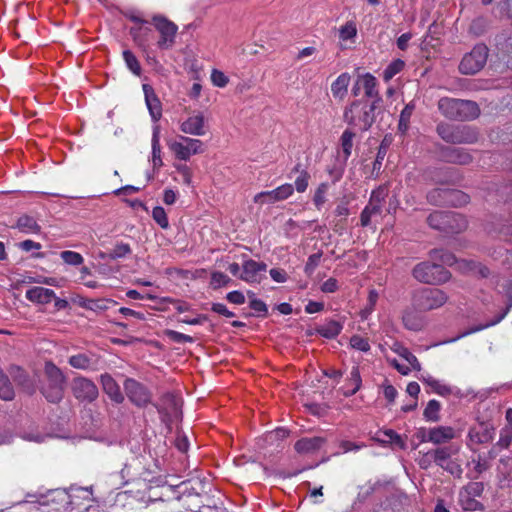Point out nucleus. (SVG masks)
Segmentation results:
<instances>
[{"instance_id": "obj_1", "label": "nucleus", "mask_w": 512, "mask_h": 512, "mask_svg": "<svg viewBox=\"0 0 512 512\" xmlns=\"http://www.w3.org/2000/svg\"><path fill=\"white\" fill-rule=\"evenodd\" d=\"M384 112L383 103H380L379 99L376 101L359 99L345 108L343 120L349 126H359L360 130L365 132L377 122L378 117L383 116Z\"/></svg>"}, {"instance_id": "obj_2", "label": "nucleus", "mask_w": 512, "mask_h": 512, "mask_svg": "<svg viewBox=\"0 0 512 512\" xmlns=\"http://www.w3.org/2000/svg\"><path fill=\"white\" fill-rule=\"evenodd\" d=\"M429 256V261L414 266L412 276L417 281L425 284L438 285L445 283L448 280L447 253L443 249H433Z\"/></svg>"}, {"instance_id": "obj_3", "label": "nucleus", "mask_w": 512, "mask_h": 512, "mask_svg": "<svg viewBox=\"0 0 512 512\" xmlns=\"http://www.w3.org/2000/svg\"><path fill=\"white\" fill-rule=\"evenodd\" d=\"M66 377L53 362L48 361L44 367V382L40 387L41 394L50 403H59L64 397Z\"/></svg>"}, {"instance_id": "obj_4", "label": "nucleus", "mask_w": 512, "mask_h": 512, "mask_svg": "<svg viewBox=\"0 0 512 512\" xmlns=\"http://www.w3.org/2000/svg\"><path fill=\"white\" fill-rule=\"evenodd\" d=\"M446 300V294L438 288H422L413 295V305L420 311L438 308L442 306Z\"/></svg>"}, {"instance_id": "obj_5", "label": "nucleus", "mask_w": 512, "mask_h": 512, "mask_svg": "<svg viewBox=\"0 0 512 512\" xmlns=\"http://www.w3.org/2000/svg\"><path fill=\"white\" fill-rule=\"evenodd\" d=\"M487 57V46L484 44H477L469 53L464 55L459 64V71L465 75L476 74L486 64Z\"/></svg>"}, {"instance_id": "obj_6", "label": "nucleus", "mask_w": 512, "mask_h": 512, "mask_svg": "<svg viewBox=\"0 0 512 512\" xmlns=\"http://www.w3.org/2000/svg\"><path fill=\"white\" fill-rule=\"evenodd\" d=\"M484 491L482 482H470L459 492L458 503L464 511L482 510L483 505L479 501Z\"/></svg>"}, {"instance_id": "obj_7", "label": "nucleus", "mask_w": 512, "mask_h": 512, "mask_svg": "<svg viewBox=\"0 0 512 512\" xmlns=\"http://www.w3.org/2000/svg\"><path fill=\"white\" fill-rule=\"evenodd\" d=\"M156 30L160 34L157 46L161 50H169L175 44L178 26L163 15H155L152 18Z\"/></svg>"}, {"instance_id": "obj_8", "label": "nucleus", "mask_w": 512, "mask_h": 512, "mask_svg": "<svg viewBox=\"0 0 512 512\" xmlns=\"http://www.w3.org/2000/svg\"><path fill=\"white\" fill-rule=\"evenodd\" d=\"M123 387L129 401L135 406L144 408L151 403L152 393L139 381L133 378H126Z\"/></svg>"}, {"instance_id": "obj_9", "label": "nucleus", "mask_w": 512, "mask_h": 512, "mask_svg": "<svg viewBox=\"0 0 512 512\" xmlns=\"http://www.w3.org/2000/svg\"><path fill=\"white\" fill-rule=\"evenodd\" d=\"M480 114L479 106L471 100L450 99V119L470 121Z\"/></svg>"}, {"instance_id": "obj_10", "label": "nucleus", "mask_w": 512, "mask_h": 512, "mask_svg": "<svg viewBox=\"0 0 512 512\" xmlns=\"http://www.w3.org/2000/svg\"><path fill=\"white\" fill-rule=\"evenodd\" d=\"M71 390L74 397L81 402L92 403L99 395V391L95 383L82 376L73 379Z\"/></svg>"}, {"instance_id": "obj_11", "label": "nucleus", "mask_w": 512, "mask_h": 512, "mask_svg": "<svg viewBox=\"0 0 512 512\" xmlns=\"http://www.w3.org/2000/svg\"><path fill=\"white\" fill-rule=\"evenodd\" d=\"M179 142H173L169 144V148L175 154L176 158L180 160H188L192 155L201 153L202 141L199 139H193L185 136H180Z\"/></svg>"}, {"instance_id": "obj_12", "label": "nucleus", "mask_w": 512, "mask_h": 512, "mask_svg": "<svg viewBox=\"0 0 512 512\" xmlns=\"http://www.w3.org/2000/svg\"><path fill=\"white\" fill-rule=\"evenodd\" d=\"M431 179L436 183L441 184L442 187L430 190L427 194V201L436 206L445 204L448 199V189L446 188L448 180L447 170L444 168L434 171Z\"/></svg>"}, {"instance_id": "obj_13", "label": "nucleus", "mask_w": 512, "mask_h": 512, "mask_svg": "<svg viewBox=\"0 0 512 512\" xmlns=\"http://www.w3.org/2000/svg\"><path fill=\"white\" fill-rule=\"evenodd\" d=\"M267 270V264L249 259L242 264V272L239 279L247 283H260L263 273Z\"/></svg>"}, {"instance_id": "obj_14", "label": "nucleus", "mask_w": 512, "mask_h": 512, "mask_svg": "<svg viewBox=\"0 0 512 512\" xmlns=\"http://www.w3.org/2000/svg\"><path fill=\"white\" fill-rule=\"evenodd\" d=\"M294 188L292 184L286 183L274 190L263 191L255 195L254 201L256 203L265 204V203H275L278 201H283L290 197L293 194Z\"/></svg>"}, {"instance_id": "obj_15", "label": "nucleus", "mask_w": 512, "mask_h": 512, "mask_svg": "<svg viewBox=\"0 0 512 512\" xmlns=\"http://www.w3.org/2000/svg\"><path fill=\"white\" fill-rule=\"evenodd\" d=\"M40 503L43 505L52 504L54 505V511L61 512L62 510H67L72 502L71 496L65 490L57 489L49 492L46 496H43Z\"/></svg>"}, {"instance_id": "obj_16", "label": "nucleus", "mask_w": 512, "mask_h": 512, "mask_svg": "<svg viewBox=\"0 0 512 512\" xmlns=\"http://www.w3.org/2000/svg\"><path fill=\"white\" fill-rule=\"evenodd\" d=\"M494 426L488 422H480L469 431V439L475 444H485L494 437Z\"/></svg>"}, {"instance_id": "obj_17", "label": "nucleus", "mask_w": 512, "mask_h": 512, "mask_svg": "<svg viewBox=\"0 0 512 512\" xmlns=\"http://www.w3.org/2000/svg\"><path fill=\"white\" fill-rule=\"evenodd\" d=\"M9 375L13 381L20 386L26 393L32 395L35 393V385L29 374L18 365H11L8 369Z\"/></svg>"}, {"instance_id": "obj_18", "label": "nucleus", "mask_w": 512, "mask_h": 512, "mask_svg": "<svg viewBox=\"0 0 512 512\" xmlns=\"http://www.w3.org/2000/svg\"><path fill=\"white\" fill-rule=\"evenodd\" d=\"M100 382L103 391L108 397L116 404H121L124 401V395L121 392L120 386L115 379L108 373H104L100 376Z\"/></svg>"}, {"instance_id": "obj_19", "label": "nucleus", "mask_w": 512, "mask_h": 512, "mask_svg": "<svg viewBox=\"0 0 512 512\" xmlns=\"http://www.w3.org/2000/svg\"><path fill=\"white\" fill-rule=\"evenodd\" d=\"M142 88L151 118L153 121H158L162 115L161 103L151 85L143 84Z\"/></svg>"}, {"instance_id": "obj_20", "label": "nucleus", "mask_w": 512, "mask_h": 512, "mask_svg": "<svg viewBox=\"0 0 512 512\" xmlns=\"http://www.w3.org/2000/svg\"><path fill=\"white\" fill-rule=\"evenodd\" d=\"M180 129L182 132L186 134L196 135V136H203L206 133V127H205V119L202 114H197L190 116L187 120H185L181 126Z\"/></svg>"}, {"instance_id": "obj_21", "label": "nucleus", "mask_w": 512, "mask_h": 512, "mask_svg": "<svg viewBox=\"0 0 512 512\" xmlns=\"http://www.w3.org/2000/svg\"><path fill=\"white\" fill-rule=\"evenodd\" d=\"M26 298L37 304H48L55 298V292L52 289L35 286L26 291Z\"/></svg>"}, {"instance_id": "obj_22", "label": "nucleus", "mask_w": 512, "mask_h": 512, "mask_svg": "<svg viewBox=\"0 0 512 512\" xmlns=\"http://www.w3.org/2000/svg\"><path fill=\"white\" fill-rule=\"evenodd\" d=\"M360 81L365 90V97L370 99L369 101H376L379 99L380 103H384L382 96L377 90V80L372 74L366 73L360 78Z\"/></svg>"}, {"instance_id": "obj_23", "label": "nucleus", "mask_w": 512, "mask_h": 512, "mask_svg": "<svg viewBox=\"0 0 512 512\" xmlns=\"http://www.w3.org/2000/svg\"><path fill=\"white\" fill-rule=\"evenodd\" d=\"M68 363L75 369L96 370V360L85 353L70 356Z\"/></svg>"}, {"instance_id": "obj_24", "label": "nucleus", "mask_w": 512, "mask_h": 512, "mask_svg": "<svg viewBox=\"0 0 512 512\" xmlns=\"http://www.w3.org/2000/svg\"><path fill=\"white\" fill-rule=\"evenodd\" d=\"M351 76L348 73L340 74L331 85V92L334 98L343 100L347 95Z\"/></svg>"}, {"instance_id": "obj_25", "label": "nucleus", "mask_w": 512, "mask_h": 512, "mask_svg": "<svg viewBox=\"0 0 512 512\" xmlns=\"http://www.w3.org/2000/svg\"><path fill=\"white\" fill-rule=\"evenodd\" d=\"M343 325L336 320H329L315 328L317 334L327 339L336 338L342 331Z\"/></svg>"}, {"instance_id": "obj_26", "label": "nucleus", "mask_w": 512, "mask_h": 512, "mask_svg": "<svg viewBox=\"0 0 512 512\" xmlns=\"http://www.w3.org/2000/svg\"><path fill=\"white\" fill-rule=\"evenodd\" d=\"M324 443L322 437L302 438L295 443L298 453H310L318 450Z\"/></svg>"}, {"instance_id": "obj_27", "label": "nucleus", "mask_w": 512, "mask_h": 512, "mask_svg": "<svg viewBox=\"0 0 512 512\" xmlns=\"http://www.w3.org/2000/svg\"><path fill=\"white\" fill-rule=\"evenodd\" d=\"M427 223L432 229L445 232L448 227V214L446 211L436 210L429 214Z\"/></svg>"}, {"instance_id": "obj_28", "label": "nucleus", "mask_w": 512, "mask_h": 512, "mask_svg": "<svg viewBox=\"0 0 512 512\" xmlns=\"http://www.w3.org/2000/svg\"><path fill=\"white\" fill-rule=\"evenodd\" d=\"M151 145H152V164H153V169L154 170H158L163 165V161H162V158H161L159 126H155L153 128Z\"/></svg>"}, {"instance_id": "obj_29", "label": "nucleus", "mask_w": 512, "mask_h": 512, "mask_svg": "<svg viewBox=\"0 0 512 512\" xmlns=\"http://www.w3.org/2000/svg\"><path fill=\"white\" fill-rule=\"evenodd\" d=\"M79 306L95 312L105 311L109 308L110 304L115 305L116 302L110 299H86L80 298Z\"/></svg>"}, {"instance_id": "obj_30", "label": "nucleus", "mask_w": 512, "mask_h": 512, "mask_svg": "<svg viewBox=\"0 0 512 512\" xmlns=\"http://www.w3.org/2000/svg\"><path fill=\"white\" fill-rule=\"evenodd\" d=\"M425 459L428 461H434L444 470L448 469V449L446 447H439L428 451L425 454Z\"/></svg>"}, {"instance_id": "obj_31", "label": "nucleus", "mask_w": 512, "mask_h": 512, "mask_svg": "<svg viewBox=\"0 0 512 512\" xmlns=\"http://www.w3.org/2000/svg\"><path fill=\"white\" fill-rule=\"evenodd\" d=\"M354 137L355 133L351 129H345L340 137V145L343 156V166L346 164L347 160L351 156Z\"/></svg>"}, {"instance_id": "obj_32", "label": "nucleus", "mask_w": 512, "mask_h": 512, "mask_svg": "<svg viewBox=\"0 0 512 512\" xmlns=\"http://www.w3.org/2000/svg\"><path fill=\"white\" fill-rule=\"evenodd\" d=\"M14 397L15 391L9 376L0 367V399L4 401H11Z\"/></svg>"}, {"instance_id": "obj_33", "label": "nucleus", "mask_w": 512, "mask_h": 512, "mask_svg": "<svg viewBox=\"0 0 512 512\" xmlns=\"http://www.w3.org/2000/svg\"><path fill=\"white\" fill-rule=\"evenodd\" d=\"M16 227L25 233L38 234L41 231L40 225H38L37 221L29 215L20 216L17 220Z\"/></svg>"}, {"instance_id": "obj_34", "label": "nucleus", "mask_w": 512, "mask_h": 512, "mask_svg": "<svg viewBox=\"0 0 512 512\" xmlns=\"http://www.w3.org/2000/svg\"><path fill=\"white\" fill-rule=\"evenodd\" d=\"M402 321L404 326L409 330L418 331L422 327L421 318L419 317L417 312H415L412 309H406L404 311Z\"/></svg>"}, {"instance_id": "obj_35", "label": "nucleus", "mask_w": 512, "mask_h": 512, "mask_svg": "<svg viewBox=\"0 0 512 512\" xmlns=\"http://www.w3.org/2000/svg\"><path fill=\"white\" fill-rule=\"evenodd\" d=\"M468 227L467 218L460 213H450V234H458Z\"/></svg>"}, {"instance_id": "obj_36", "label": "nucleus", "mask_w": 512, "mask_h": 512, "mask_svg": "<svg viewBox=\"0 0 512 512\" xmlns=\"http://www.w3.org/2000/svg\"><path fill=\"white\" fill-rule=\"evenodd\" d=\"M144 24H138L131 27L129 33L133 41L140 47H143L147 41V35L151 32V28L144 27Z\"/></svg>"}, {"instance_id": "obj_37", "label": "nucleus", "mask_w": 512, "mask_h": 512, "mask_svg": "<svg viewBox=\"0 0 512 512\" xmlns=\"http://www.w3.org/2000/svg\"><path fill=\"white\" fill-rule=\"evenodd\" d=\"M415 109V105L410 102L408 103L400 113L399 123H398V131L401 134H405L409 128L410 118Z\"/></svg>"}, {"instance_id": "obj_38", "label": "nucleus", "mask_w": 512, "mask_h": 512, "mask_svg": "<svg viewBox=\"0 0 512 512\" xmlns=\"http://www.w3.org/2000/svg\"><path fill=\"white\" fill-rule=\"evenodd\" d=\"M428 442L439 445L447 442L448 440V428L439 426L428 429Z\"/></svg>"}, {"instance_id": "obj_39", "label": "nucleus", "mask_w": 512, "mask_h": 512, "mask_svg": "<svg viewBox=\"0 0 512 512\" xmlns=\"http://www.w3.org/2000/svg\"><path fill=\"white\" fill-rule=\"evenodd\" d=\"M471 155L462 147H450V164L465 165L470 163Z\"/></svg>"}, {"instance_id": "obj_40", "label": "nucleus", "mask_w": 512, "mask_h": 512, "mask_svg": "<svg viewBox=\"0 0 512 512\" xmlns=\"http://www.w3.org/2000/svg\"><path fill=\"white\" fill-rule=\"evenodd\" d=\"M387 149L388 147L386 144H384V142H382L378 148L376 159L373 162V167L371 171V177L374 179L378 178L379 175L381 174L382 163L387 154Z\"/></svg>"}, {"instance_id": "obj_41", "label": "nucleus", "mask_w": 512, "mask_h": 512, "mask_svg": "<svg viewBox=\"0 0 512 512\" xmlns=\"http://www.w3.org/2000/svg\"><path fill=\"white\" fill-rule=\"evenodd\" d=\"M405 66V63L401 59L392 61L383 71V79L385 82H389L395 75L400 73Z\"/></svg>"}, {"instance_id": "obj_42", "label": "nucleus", "mask_w": 512, "mask_h": 512, "mask_svg": "<svg viewBox=\"0 0 512 512\" xmlns=\"http://www.w3.org/2000/svg\"><path fill=\"white\" fill-rule=\"evenodd\" d=\"M441 405L440 403L433 399L430 400L424 409L423 416L427 421L437 422L439 417V411H440Z\"/></svg>"}, {"instance_id": "obj_43", "label": "nucleus", "mask_w": 512, "mask_h": 512, "mask_svg": "<svg viewBox=\"0 0 512 512\" xmlns=\"http://www.w3.org/2000/svg\"><path fill=\"white\" fill-rule=\"evenodd\" d=\"M470 196L458 189H450V206L462 207L468 204Z\"/></svg>"}, {"instance_id": "obj_44", "label": "nucleus", "mask_w": 512, "mask_h": 512, "mask_svg": "<svg viewBox=\"0 0 512 512\" xmlns=\"http://www.w3.org/2000/svg\"><path fill=\"white\" fill-rule=\"evenodd\" d=\"M123 58L128 69L136 76H139L141 74V65L134 53L130 50H124Z\"/></svg>"}, {"instance_id": "obj_45", "label": "nucleus", "mask_w": 512, "mask_h": 512, "mask_svg": "<svg viewBox=\"0 0 512 512\" xmlns=\"http://www.w3.org/2000/svg\"><path fill=\"white\" fill-rule=\"evenodd\" d=\"M506 316V312H503L502 314H500L499 316L496 317L495 320L491 321V322H488L486 324H483V325H479V326H475V327H472L466 331H464L463 333H461L460 335L456 336V337H453V338H450V343L452 342H455L457 341L458 339H460L461 337H464V336H467L471 333H474V332H478V331H481L485 328H488L490 326H493L497 323H499L504 317Z\"/></svg>"}, {"instance_id": "obj_46", "label": "nucleus", "mask_w": 512, "mask_h": 512, "mask_svg": "<svg viewBox=\"0 0 512 512\" xmlns=\"http://www.w3.org/2000/svg\"><path fill=\"white\" fill-rule=\"evenodd\" d=\"M395 351L398 353L399 356H401L408 362L412 369L417 371L421 369V365L417 357L412 352H410L408 348L404 346H399Z\"/></svg>"}, {"instance_id": "obj_47", "label": "nucleus", "mask_w": 512, "mask_h": 512, "mask_svg": "<svg viewBox=\"0 0 512 512\" xmlns=\"http://www.w3.org/2000/svg\"><path fill=\"white\" fill-rule=\"evenodd\" d=\"M132 250L129 244L127 243H117L114 248L109 252L108 258L109 260H116L119 258H124L127 255L131 254Z\"/></svg>"}, {"instance_id": "obj_48", "label": "nucleus", "mask_w": 512, "mask_h": 512, "mask_svg": "<svg viewBox=\"0 0 512 512\" xmlns=\"http://www.w3.org/2000/svg\"><path fill=\"white\" fill-rule=\"evenodd\" d=\"M512 442V426H504L500 430L499 440L494 448L506 449Z\"/></svg>"}, {"instance_id": "obj_49", "label": "nucleus", "mask_w": 512, "mask_h": 512, "mask_svg": "<svg viewBox=\"0 0 512 512\" xmlns=\"http://www.w3.org/2000/svg\"><path fill=\"white\" fill-rule=\"evenodd\" d=\"M61 259L68 265L79 266L83 263V256L74 251L66 250L60 253Z\"/></svg>"}, {"instance_id": "obj_50", "label": "nucleus", "mask_w": 512, "mask_h": 512, "mask_svg": "<svg viewBox=\"0 0 512 512\" xmlns=\"http://www.w3.org/2000/svg\"><path fill=\"white\" fill-rule=\"evenodd\" d=\"M380 441L382 443L394 444L402 449L405 448V443L402 440L401 436L391 429L383 432V438H381Z\"/></svg>"}, {"instance_id": "obj_51", "label": "nucleus", "mask_w": 512, "mask_h": 512, "mask_svg": "<svg viewBox=\"0 0 512 512\" xmlns=\"http://www.w3.org/2000/svg\"><path fill=\"white\" fill-rule=\"evenodd\" d=\"M152 218L162 229L169 228L168 217L163 207H154L152 211Z\"/></svg>"}, {"instance_id": "obj_52", "label": "nucleus", "mask_w": 512, "mask_h": 512, "mask_svg": "<svg viewBox=\"0 0 512 512\" xmlns=\"http://www.w3.org/2000/svg\"><path fill=\"white\" fill-rule=\"evenodd\" d=\"M329 185L328 183H321L314 194L313 202L317 209H321V207L326 202V193L328 191Z\"/></svg>"}, {"instance_id": "obj_53", "label": "nucleus", "mask_w": 512, "mask_h": 512, "mask_svg": "<svg viewBox=\"0 0 512 512\" xmlns=\"http://www.w3.org/2000/svg\"><path fill=\"white\" fill-rule=\"evenodd\" d=\"M357 35V28L354 22L349 21L339 29V37L341 40L346 41L355 38Z\"/></svg>"}, {"instance_id": "obj_54", "label": "nucleus", "mask_w": 512, "mask_h": 512, "mask_svg": "<svg viewBox=\"0 0 512 512\" xmlns=\"http://www.w3.org/2000/svg\"><path fill=\"white\" fill-rule=\"evenodd\" d=\"M164 334L168 339H170L171 341H173L175 343H193L194 342L193 337L183 334V333H180V332H177V331H174V330L167 329L164 331Z\"/></svg>"}, {"instance_id": "obj_55", "label": "nucleus", "mask_w": 512, "mask_h": 512, "mask_svg": "<svg viewBox=\"0 0 512 512\" xmlns=\"http://www.w3.org/2000/svg\"><path fill=\"white\" fill-rule=\"evenodd\" d=\"M466 127H455L453 128V130L450 132V141L452 142H458V143H462V142H472L474 139H475V136L474 135H462L463 133V130L465 129Z\"/></svg>"}, {"instance_id": "obj_56", "label": "nucleus", "mask_w": 512, "mask_h": 512, "mask_svg": "<svg viewBox=\"0 0 512 512\" xmlns=\"http://www.w3.org/2000/svg\"><path fill=\"white\" fill-rule=\"evenodd\" d=\"M511 466H512V459L510 457L500 458L499 465H498L497 469H498V472L501 475H503L504 479H506L507 481L512 476Z\"/></svg>"}, {"instance_id": "obj_57", "label": "nucleus", "mask_w": 512, "mask_h": 512, "mask_svg": "<svg viewBox=\"0 0 512 512\" xmlns=\"http://www.w3.org/2000/svg\"><path fill=\"white\" fill-rule=\"evenodd\" d=\"M350 381L354 384V387L344 393L345 396L354 395L361 387V376L358 367H353L350 372Z\"/></svg>"}, {"instance_id": "obj_58", "label": "nucleus", "mask_w": 512, "mask_h": 512, "mask_svg": "<svg viewBox=\"0 0 512 512\" xmlns=\"http://www.w3.org/2000/svg\"><path fill=\"white\" fill-rule=\"evenodd\" d=\"M231 279L224 274L223 272H213L211 275V285L213 288H220L222 286H227L230 283Z\"/></svg>"}, {"instance_id": "obj_59", "label": "nucleus", "mask_w": 512, "mask_h": 512, "mask_svg": "<svg viewBox=\"0 0 512 512\" xmlns=\"http://www.w3.org/2000/svg\"><path fill=\"white\" fill-rule=\"evenodd\" d=\"M309 179L310 174L306 170H301L300 174L295 179V188L297 192L303 193L306 191Z\"/></svg>"}, {"instance_id": "obj_60", "label": "nucleus", "mask_w": 512, "mask_h": 512, "mask_svg": "<svg viewBox=\"0 0 512 512\" xmlns=\"http://www.w3.org/2000/svg\"><path fill=\"white\" fill-rule=\"evenodd\" d=\"M248 296L251 298L249 304L250 308L257 313L266 316L268 313L267 305L262 300L254 298V293L248 292Z\"/></svg>"}, {"instance_id": "obj_61", "label": "nucleus", "mask_w": 512, "mask_h": 512, "mask_svg": "<svg viewBox=\"0 0 512 512\" xmlns=\"http://www.w3.org/2000/svg\"><path fill=\"white\" fill-rule=\"evenodd\" d=\"M322 257V252H317L308 257V260L305 264L304 271L307 275H311L316 267L319 265Z\"/></svg>"}, {"instance_id": "obj_62", "label": "nucleus", "mask_w": 512, "mask_h": 512, "mask_svg": "<svg viewBox=\"0 0 512 512\" xmlns=\"http://www.w3.org/2000/svg\"><path fill=\"white\" fill-rule=\"evenodd\" d=\"M350 345L352 348L362 352H367L370 350V345L368 341L359 335H353L350 338Z\"/></svg>"}, {"instance_id": "obj_63", "label": "nucleus", "mask_w": 512, "mask_h": 512, "mask_svg": "<svg viewBox=\"0 0 512 512\" xmlns=\"http://www.w3.org/2000/svg\"><path fill=\"white\" fill-rule=\"evenodd\" d=\"M212 83L220 88L225 87L228 84V77L220 70L213 69L211 73Z\"/></svg>"}, {"instance_id": "obj_64", "label": "nucleus", "mask_w": 512, "mask_h": 512, "mask_svg": "<svg viewBox=\"0 0 512 512\" xmlns=\"http://www.w3.org/2000/svg\"><path fill=\"white\" fill-rule=\"evenodd\" d=\"M473 469L469 471L468 477L477 478L481 473L489 469V464L486 461H473Z\"/></svg>"}]
</instances>
